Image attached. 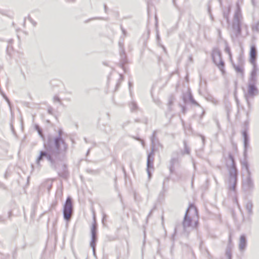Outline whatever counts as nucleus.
<instances>
[{
	"instance_id": "f03ea898",
	"label": "nucleus",
	"mask_w": 259,
	"mask_h": 259,
	"mask_svg": "<svg viewBox=\"0 0 259 259\" xmlns=\"http://www.w3.org/2000/svg\"><path fill=\"white\" fill-rule=\"evenodd\" d=\"M73 212V206L72 200L70 197H67L63 206V214L64 219L69 221L72 215Z\"/></svg>"
},
{
	"instance_id": "f257e3e1",
	"label": "nucleus",
	"mask_w": 259,
	"mask_h": 259,
	"mask_svg": "<svg viewBox=\"0 0 259 259\" xmlns=\"http://www.w3.org/2000/svg\"><path fill=\"white\" fill-rule=\"evenodd\" d=\"M198 216L196 207L190 205L186 213L183 225L185 227L196 228L198 225Z\"/></svg>"
},
{
	"instance_id": "6e6552de",
	"label": "nucleus",
	"mask_w": 259,
	"mask_h": 259,
	"mask_svg": "<svg viewBox=\"0 0 259 259\" xmlns=\"http://www.w3.org/2000/svg\"><path fill=\"white\" fill-rule=\"evenodd\" d=\"M229 158L230 159V160L233 162V163H234V158H233V156L232 155H230L229 156Z\"/></svg>"
},
{
	"instance_id": "0eeeda50",
	"label": "nucleus",
	"mask_w": 259,
	"mask_h": 259,
	"mask_svg": "<svg viewBox=\"0 0 259 259\" xmlns=\"http://www.w3.org/2000/svg\"><path fill=\"white\" fill-rule=\"evenodd\" d=\"M40 155H41L42 156L44 157L47 155V154L46 153V152L41 151L40 153Z\"/></svg>"
},
{
	"instance_id": "ddd939ff",
	"label": "nucleus",
	"mask_w": 259,
	"mask_h": 259,
	"mask_svg": "<svg viewBox=\"0 0 259 259\" xmlns=\"http://www.w3.org/2000/svg\"><path fill=\"white\" fill-rule=\"evenodd\" d=\"M221 65H222L223 67L224 66V63H221Z\"/></svg>"
},
{
	"instance_id": "423d86ee",
	"label": "nucleus",
	"mask_w": 259,
	"mask_h": 259,
	"mask_svg": "<svg viewBox=\"0 0 259 259\" xmlns=\"http://www.w3.org/2000/svg\"><path fill=\"white\" fill-rule=\"evenodd\" d=\"M226 52L229 55L230 57H231V53L229 48H226L225 49Z\"/></svg>"
},
{
	"instance_id": "9d476101",
	"label": "nucleus",
	"mask_w": 259,
	"mask_h": 259,
	"mask_svg": "<svg viewBox=\"0 0 259 259\" xmlns=\"http://www.w3.org/2000/svg\"><path fill=\"white\" fill-rule=\"evenodd\" d=\"M92 236H93V239H94V238H95V231H92Z\"/></svg>"
},
{
	"instance_id": "1a4fd4ad",
	"label": "nucleus",
	"mask_w": 259,
	"mask_h": 259,
	"mask_svg": "<svg viewBox=\"0 0 259 259\" xmlns=\"http://www.w3.org/2000/svg\"><path fill=\"white\" fill-rule=\"evenodd\" d=\"M244 242H245L244 238V237H242L241 238V242H242V243H244Z\"/></svg>"
},
{
	"instance_id": "7ed1b4c3",
	"label": "nucleus",
	"mask_w": 259,
	"mask_h": 259,
	"mask_svg": "<svg viewBox=\"0 0 259 259\" xmlns=\"http://www.w3.org/2000/svg\"><path fill=\"white\" fill-rule=\"evenodd\" d=\"M250 56V62L252 65H255V60L256 58V51L254 46H252L250 47V50L249 52Z\"/></svg>"
},
{
	"instance_id": "20e7f679",
	"label": "nucleus",
	"mask_w": 259,
	"mask_h": 259,
	"mask_svg": "<svg viewBox=\"0 0 259 259\" xmlns=\"http://www.w3.org/2000/svg\"><path fill=\"white\" fill-rule=\"evenodd\" d=\"M256 88L254 84H250L248 85V92L251 95H254L256 92Z\"/></svg>"
},
{
	"instance_id": "9b49d317",
	"label": "nucleus",
	"mask_w": 259,
	"mask_h": 259,
	"mask_svg": "<svg viewBox=\"0 0 259 259\" xmlns=\"http://www.w3.org/2000/svg\"><path fill=\"white\" fill-rule=\"evenodd\" d=\"M43 158V156H42L41 155H39V157L38 158V161H40V160H41Z\"/></svg>"
},
{
	"instance_id": "f8f14e48",
	"label": "nucleus",
	"mask_w": 259,
	"mask_h": 259,
	"mask_svg": "<svg viewBox=\"0 0 259 259\" xmlns=\"http://www.w3.org/2000/svg\"><path fill=\"white\" fill-rule=\"evenodd\" d=\"M221 71H222L223 73H225V71H224V70H223V69H221Z\"/></svg>"
},
{
	"instance_id": "39448f33",
	"label": "nucleus",
	"mask_w": 259,
	"mask_h": 259,
	"mask_svg": "<svg viewBox=\"0 0 259 259\" xmlns=\"http://www.w3.org/2000/svg\"><path fill=\"white\" fill-rule=\"evenodd\" d=\"M241 18V15L239 9L236 12V21L238 23L240 22V19Z\"/></svg>"
}]
</instances>
